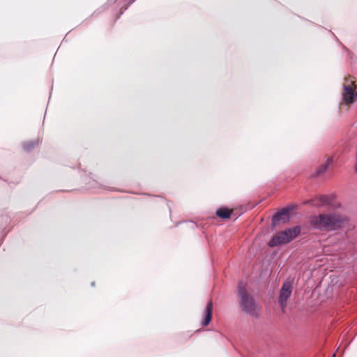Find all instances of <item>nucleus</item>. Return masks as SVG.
Listing matches in <instances>:
<instances>
[{
    "label": "nucleus",
    "instance_id": "obj_2",
    "mask_svg": "<svg viewBox=\"0 0 357 357\" xmlns=\"http://www.w3.org/2000/svg\"><path fill=\"white\" fill-rule=\"evenodd\" d=\"M246 286V283L243 281H241L238 285L240 306L245 313L252 317H257L259 314V307L253 297L247 291Z\"/></svg>",
    "mask_w": 357,
    "mask_h": 357
},
{
    "label": "nucleus",
    "instance_id": "obj_12",
    "mask_svg": "<svg viewBox=\"0 0 357 357\" xmlns=\"http://www.w3.org/2000/svg\"><path fill=\"white\" fill-rule=\"evenodd\" d=\"M91 286H93V287L94 286V282L91 283Z\"/></svg>",
    "mask_w": 357,
    "mask_h": 357
},
{
    "label": "nucleus",
    "instance_id": "obj_6",
    "mask_svg": "<svg viewBox=\"0 0 357 357\" xmlns=\"http://www.w3.org/2000/svg\"><path fill=\"white\" fill-rule=\"evenodd\" d=\"M289 208H283L280 211L275 213L272 218V224L273 226L278 225L280 222H285L289 220Z\"/></svg>",
    "mask_w": 357,
    "mask_h": 357
},
{
    "label": "nucleus",
    "instance_id": "obj_1",
    "mask_svg": "<svg viewBox=\"0 0 357 357\" xmlns=\"http://www.w3.org/2000/svg\"><path fill=\"white\" fill-rule=\"evenodd\" d=\"M347 221L346 216L336 213L312 215L310 218L312 227L319 231H335Z\"/></svg>",
    "mask_w": 357,
    "mask_h": 357
},
{
    "label": "nucleus",
    "instance_id": "obj_9",
    "mask_svg": "<svg viewBox=\"0 0 357 357\" xmlns=\"http://www.w3.org/2000/svg\"><path fill=\"white\" fill-rule=\"evenodd\" d=\"M216 215L223 219H228L230 218L231 211L227 208H220L216 211Z\"/></svg>",
    "mask_w": 357,
    "mask_h": 357
},
{
    "label": "nucleus",
    "instance_id": "obj_7",
    "mask_svg": "<svg viewBox=\"0 0 357 357\" xmlns=\"http://www.w3.org/2000/svg\"><path fill=\"white\" fill-rule=\"evenodd\" d=\"M212 310L213 303L211 301H209L204 312V319L201 323L203 326H207L211 322L212 318Z\"/></svg>",
    "mask_w": 357,
    "mask_h": 357
},
{
    "label": "nucleus",
    "instance_id": "obj_11",
    "mask_svg": "<svg viewBox=\"0 0 357 357\" xmlns=\"http://www.w3.org/2000/svg\"><path fill=\"white\" fill-rule=\"evenodd\" d=\"M319 201L321 202V206L329 205L331 203V199L326 195H320L319 197Z\"/></svg>",
    "mask_w": 357,
    "mask_h": 357
},
{
    "label": "nucleus",
    "instance_id": "obj_4",
    "mask_svg": "<svg viewBox=\"0 0 357 357\" xmlns=\"http://www.w3.org/2000/svg\"><path fill=\"white\" fill-rule=\"evenodd\" d=\"M292 292V287L289 282H284L280 290L279 303L282 309L287 306V301Z\"/></svg>",
    "mask_w": 357,
    "mask_h": 357
},
{
    "label": "nucleus",
    "instance_id": "obj_3",
    "mask_svg": "<svg viewBox=\"0 0 357 357\" xmlns=\"http://www.w3.org/2000/svg\"><path fill=\"white\" fill-rule=\"evenodd\" d=\"M301 227L296 226L275 234L268 242V246L273 248L286 244L297 237L301 233Z\"/></svg>",
    "mask_w": 357,
    "mask_h": 357
},
{
    "label": "nucleus",
    "instance_id": "obj_5",
    "mask_svg": "<svg viewBox=\"0 0 357 357\" xmlns=\"http://www.w3.org/2000/svg\"><path fill=\"white\" fill-rule=\"evenodd\" d=\"M357 98V93L349 85H344V91L342 93V101L348 105L354 102Z\"/></svg>",
    "mask_w": 357,
    "mask_h": 357
},
{
    "label": "nucleus",
    "instance_id": "obj_10",
    "mask_svg": "<svg viewBox=\"0 0 357 357\" xmlns=\"http://www.w3.org/2000/svg\"><path fill=\"white\" fill-rule=\"evenodd\" d=\"M40 142V141L37 139L36 140H31L30 142H27L23 144V148L26 151H30L33 147L38 144Z\"/></svg>",
    "mask_w": 357,
    "mask_h": 357
},
{
    "label": "nucleus",
    "instance_id": "obj_8",
    "mask_svg": "<svg viewBox=\"0 0 357 357\" xmlns=\"http://www.w3.org/2000/svg\"><path fill=\"white\" fill-rule=\"evenodd\" d=\"M332 162L331 158H328L325 163L321 165L315 172V173L312 175L313 177H318L319 176L321 175L324 172H326V170L328 168V166Z\"/></svg>",
    "mask_w": 357,
    "mask_h": 357
}]
</instances>
